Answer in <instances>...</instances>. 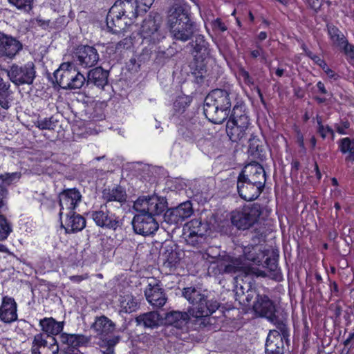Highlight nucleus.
Instances as JSON below:
<instances>
[{"instance_id":"8fccbe9b","label":"nucleus","mask_w":354,"mask_h":354,"mask_svg":"<svg viewBox=\"0 0 354 354\" xmlns=\"http://www.w3.org/2000/svg\"><path fill=\"white\" fill-rule=\"evenodd\" d=\"M349 127H350V124L347 121H344L339 124H336L335 125L337 132L340 135L349 134V133H348Z\"/></svg>"},{"instance_id":"39448f33","label":"nucleus","mask_w":354,"mask_h":354,"mask_svg":"<svg viewBox=\"0 0 354 354\" xmlns=\"http://www.w3.org/2000/svg\"><path fill=\"white\" fill-rule=\"evenodd\" d=\"M168 26L172 37L176 40L186 41L194 34L193 24L183 7L174 6L168 17Z\"/></svg>"},{"instance_id":"2eb2a0df","label":"nucleus","mask_w":354,"mask_h":354,"mask_svg":"<svg viewBox=\"0 0 354 354\" xmlns=\"http://www.w3.org/2000/svg\"><path fill=\"white\" fill-rule=\"evenodd\" d=\"M80 192L76 189L64 190L59 194V216H64L65 212H73L81 201Z\"/></svg>"},{"instance_id":"cd10ccee","label":"nucleus","mask_w":354,"mask_h":354,"mask_svg":"<svg viewBox=\"0 0 354 354\" xmlns=\"http://www.w3.org/2000/svg\"><path fill=\"white\" fill-rule=\"evenodd\" d=\"M138 325L145 328H154L162 322L161 316L157 312L152 311L140 315L136 318Z\"/></svg>"},{"instance_id":"473e14b6","label":"nucleus","mask_w":354,"mask_h":354,"mask_svg":"<svg viewBox=\"0 0 354 354\" xmlns=\"http://www.w3.org/2000/svg\"><path fill=\"white\" fill-rule=\"evenodd\" d=\"M120 303L122 310L126 313L134 312L138 308L137 299L129 294L121 296Z\"/></svg>"},{"instance_id":"a211bd4d","label":"nucleus","mask_w":354,"mask_h":354,"mask_svg":"<svg viewBox=\"0 0 354 354\" xmlns=\"http://www.w3.org/2000/svg\"><path fill=\"white\" fill-rule=\"evenodd\" d=\"M61 225L65 229L66 233H75L82 231L86 226L85 218L73 212H65L62 216Z\"/></svg>"},{"instance_id":"a18cd8bd","label":"nucleus","mask_w":354,"mask_h":354,"mask_svg":"<svg viewBox=\"0 0 354 354\" xmlns=\"http://www.w3.org/2000/svg\"><path fill=\"white\" fill-rule=\"evenodd\" d=\"M185 241L188 245L196 246L203 239L204 236H198L195 234H190V232L185 234L184 232Z\"/></svg>"},{"instance_id":"c03bdc74","label":"nucleus","mask_w":354,"mask_h":354,"mask_svg":"<svg viewBox=\"0 0 354 354\" xmlns=\"http://www.w3.org/2000/svg\"><path fill=\"white\" fill-rule=\"evenodd\" d=\"M339 147L342 153L348 154L354 149V140H351L349 138H342L339 141Z\"/></svg>"},{"instance_id":"72a5a7b5","label":"nucleus","mask_w":354,"mask_h":354,"mask_svg":"<svg viewBox=\"0 0 354 354\" xmlns=\"http://www.w3.org/2000/svg\"><path fill=\"white\" fill-rule=\"evenodd\" d=\"M278 340H280L281 343H282V337L280 335V333L277 330H270L266 339V352H270L272 353L279 352L277 350L279 348V346H277L278 343L274 344L276 348H274L272 346V344Z\"/></svg>"},{"instance_id":"0e129e2a","label":"nucleus","mask_w":354,"mask_h":354,"mask_svg":"<svg viewBox=\"0 0 354 354\" xmlns=\"http://www.w3.org/2000/svg\"><path fill=\"white\" fill-rule=\"evenodd\" d=\"M317 87L320 93H322V94L327 93V91L324 86V84L322 82L319 81L317 83Z\"/></svg>"},{"instance_id":"c85d7f7f","label":"nucleus","mask_w":354,"mask_h":354,"mask_svg":"<svg viewBox=\"0 0 354 354\" xmlns=\"http://www.w3.org/2000/svg\"><path fill=\"white\" fill-rule=\"evenodd\" d=\"M327 31L332 44L336 48L342 50L348 44L343 32L336 26L327 25Z\"/></svg>"},{"instance_id":"bf43d9fd","label":"nucleus","mask_w":354,"mask_h":354,"mask_svg":"<svg viewBox=\"0 0 354 354\" xmlns=\"http://www.w3.org/2000/svg\"><path fill=\"white\" fill-rule=\"evenodd\" d=\"M345 346H348L349 349L354 348V332L351 333L348 337L344 342Z\"/></svg>"},{"instance_id":"58836bf2","label":"nucleus","mask_w":354,"mask_h":354,"mask_svg":"<svg viewBox=\"0 0 354 354\" xmlns=\"http://www.w3.org/2000/svg\"><path fill=\"white\" fill-rule=\"evenodd\" d=\"M57 121L53 117L39 119L35 122V126L41 130H53L57 125Z\"/></svg>"},{"instance_id":"680f3d73","label":"nucleus","mask_w":354,"mask_h":354,"mask_svg":"<svg viewBox=\"0 0 354 354\" xmlns=\"http://www.w3.org/2000/svg\"><path fill=\"white\" fill-rule=\"evenodd\" d=\"M324 71L326 73V75L328 76V77L333 78L334 80H336L337 78V75L333 70L329 68L328 67H326V68H325V67H324Z\"/></svg>"},{"instance_id":"4468645a","label":"nucleus","mask_w":354,"mask_h":354,"mask_svg":"<svg viewBox=\"0 0 354 354\" xmlns=\"http://www.w3.org/2000/svg\"><path fill=\"white\" fill-rule=\"evenodd\" d=\"M99 60L97 50L89 46H82L77 48L73 57L74 62L82 68H89L95 66Z\"/></svg>"},{"instance_id":"dca6fc26","label":"nucleus","mask_w":354,"mask_h":354,"mask_svg":"<svg viewBox=\"0 0 354 354\" xmlns=\"http://www.w3.org/2000/svg\"><path fill=\"white\" fill-rule=\"evenodd\" d=\"M50 339L51 342H48L42 334H37L32 342V354H57L59 346L57 341L53 337Z\"/></svg>"},{"instance_id":"79ce46f5","label":"nucleus","mask_w":354,"mask_h":354,"mask_svg":"<svg viewBox=\"0 0 354 354\" xmlns=\"http://www.w3.org/2000/svg\"><path fill=\"white\" fill-rule=\"evenodd\" d=\"M21 176L20 172L4 173L0 174V180L6 185H10L17 182Z\"/></svg>"},{"instance_id":"7c9ffc66","label":"nucleus","mask_w":354,"mask_h":354,"mask_svg":"<svg viewBox=\"0 0 354 354\" xmlns=\"http://www.w3.org/2000/svg\"><path fill=\"white\" fill-rule=\"evenodd\" d=\"M93 328L97 334L105 336L113 333L115 330L113 322L105 316H101L95 319Z\"/></svg>"},{"instance_id":"bb28decb","label":"nucleus","mask_w":354,"mask_h":354,"mask_svg":"<svg viewBox=\"0 0 354 354\" xmlns=\"http://www.w3.org/2000/svg\"><path fill=\"white\" fill-rule=\"evenodd\" d=\"M189 316L187 313L171 311L165 315V324L174 326L177 328H182L186 325Z\"/></svg>"},{"instance_id":"7ed1b4c3","label":"nucleus","mask_w":354,"mask_h":354,"mask_svg":"<svg viewBox=\"0 0 354 354\" xmlns=\"http://www.w3.org/2000/svg\"><path fill=\"white\" fill-rule=\"evenodd\" d=\"M183 294L194 306L189 310L190 317L194 319V322L200 327L205 326L208 323V317L218 308L219 303L216 300L207 299V297L199 289L193 287L184 288Z\"/></svg>"},{"instance_id":"69168bd1","label":"nucleus","mask_w":354,"mask_h":354,"mask_svg":"<svg viewBox=\"0 0 354 354\" xmlns=\"http://www.w3.org/2000/svg\"><path fill=\"white\" fill-rule=\"evenodd\" d=\"M311 59L315 61L319 66H322V64L326 66L325 62L317 55H313V57H311Z\"/></svg>"},{"instance_id":"37998d69","label":"nucleus","mask_w":354,"mask_h":354,"mask_svg":"<svg viewBox=\"0 0 354 354\" xmlns=\"http://www.w3.org/2000/svg\"><path fill=\"white\" fill-rule=\"evenodd\" d=\"M10 3L17 9L29 12L32 8L33 0H8Z\"/></svg>"},{"instance_id":"9b49d317","label":"nucleus","mask_w":354,"mask_h":354,"mask_svg":"<svg viewBox=\"0 0 354 354\" xmlns=\"http://www.w3.org/2000/svg\"><path fill=\"white\" fill-rule=\"evenodd\" d=\"M132 225L135 232L142 236L153 234L159 227L154 217L145 212L134 216Z\"/></svg>"},{"instance_id":"f8f14e48","label":"nucleus","mask_w":354,"mask_h":354,"mask_svg":"<svg viewBox=\"0 0 354 354\" xmlns=\"http://www.w3.org/2000/svg\"><path fill=\"white\" fill-rule=\"evenodd\" d=\"M88 214L98 227L115 230L119 226V218L109 211L106 204L102 205L98 209Z\"/></svg>"},{"instance_id":"e2e57ef3","label":"nucleus","mask_w":354,"mask_h":354,"mask_svg":"<svg viewBox=\"0 0 354 354\" xmlns=\"http://www.w3.org/2000/svg\"><path fill=\"white\" fill-rule=\"evenodd\" d=\"M297 141L301 147H304V136L299 130H298V133H297Z\"/></svg>"},{"instance_id":"1a4fd4ad","label":"nucleus","mask_w":354,"mask_h":354,"mask_svg":"<svg viewBox=\"0 0 354 354\" xmlns=\"http://www.w3.org/2000/svg\"><path fill=\"white\" fill-rule=\"evenodd\" d=\"M166 205L165 198L153 195L139 197L134 202L133 208L138 212H145L153 216L163 212Z\"/></svg>"},{"instance_id":"20e7f679","label":"nucleus","mask_w":354,"mask_h":354,"mask_svg":"<svg viewBox=\"0 0 354 354\" xmlns=\"http://www.w3.org/2000/svg\"><path fill=\"white\" fill-rule=\"evenodd\" d=\"M232 94L226 90L214 89L205 97L204 113L214 124H221L229 116Z\"/></svg>"},{"instance_id":"e433bc0d","label":"nucleus","mask_w":354,"mask_h":354,"mask_svg":"<svg viewBox=\"0 0 354 354\" xmlns=\"http://www.w3.org/2000/svg\"><path fill=\"white\" fill-rule=\"evenodd\" d=\"M9 87L10 86L3 82L0 86V106L6 110L9 109L10 102L11 92Z\"/></svg>"},{"instance_id":"4be33fe9","label":"nucleus","mask_w":354,"mask_h":354,"mask_svg":"<svg viewBox=\"0 0 354 354\" xmlns=\"http://www.w3.org/2000/svg\"><path fill=\"white\" fill-rule=\"evenodd\" d=\"M140 34L144 40L151 43L158 42L164 37L159 30V26L152 19H146L143 21Z\"/></svg>"},{"instance_id":"49530a36","label":"nucleus","mask_w":354,"mask_h":354,"mask_svg":"<svg viewBox=\"0 0 354 354\" xmlns=\"http://www.w3.org/2000/svg\"><path fill=\"white\" fill-rule=\"evenodd\" d=\"M236 294L240 296V300L241 301H243V302H245L246 301L248 304L250 303L252 299L257 295V294H256L255 292V290H252L250 288H248L246 291V292H245L243 290H242V292L240 293L238 291L236 292Z\"/></svg>"},{"instance_id":"c9c22d12","label":"nucleus","mask_w":354,"mask_h":354,"mask_svg":"<svg viewBox=\"0 0 354 354\" xmlns=\"http://www.w3.org/2000/svg\"><path fill=\"white\" fill-rule=\"evenodd\" d=\"M205 226L203 225L201 221L198 219H193L186 224L184 229L185 234L190 232V234L205 236Z\"/></svg>"},{"instance_id":"2f4dec72","label":"nucleus","mask_w":354,"mask_h":354,"mask_svg":"<svg viewBox=\"0 0 354 354\" xmlns=\"http://www.w3.org/2000/svg\"><path fill=\"white\" fill-rule=\"evenodd\" d=\"M148 302L155 306L161 307L166 303L167 299L163 292L158 288H152L145 292Z\"/></svg>"},{"instance_id":"f704fd0d","label":"nucleus","mask_w":354,"mask_h":354,"mask_svg":"<svg viewBox=\"0 0 354 354\" xmlns=\"http://www.w3.org/2000/svg\"><path fill=\"white\" fill-rule=\"evenodd\" d=\"M69 80V85L66 86V89H77L83 86L86 82V78L75 66H74L73 72Z\"/></svg>"},{"instance_id":"f257e3e1","label":"nucleus","mask_w":354,"mask_h":354,"mask_svg":"<svg viewBox=\"0 0 354 354\" xmlns=\"http://www.w3.org/2000/svg\"><path fill=\"white\" fill-rule=\"evenodd\" d=\"M213 249L206 253L205 259L211 264V268L215 270L214 274L223 273H236L248 276L256 274L264 276L263 272L254 268V265H259L266 254L261 245H248L243 248V255L239 258H232L228 254L212 256L210 254Z\"/></svg>"},{"instance_id":"6e6552de","label":"nucleus","mask_w":354,"mask_h":354,"mask_svg":"<svg viewBox=\"0 0 354 354\" xmlns=\"http://www.w3.org/2000/svg\"><path fill=\"white\" fill-rule=\"evenodd\" d=\"M253 309L261 317L267 318L270 322L277 325L283 334L286 335V325L282 322H278L275 315V306L272 301L265 295H257V299L254 302Z\"/></svg>"},{"instance_id":"4d7b16f0","label":"nucleus","mask_w":354,"mask_h":354,"mask_svg":"<svg viewBox=\"0 0 354 354\" xmlns=\"http://www.w3.org/2000/svg\"><path fill=\"white\" fill-rule=\"evenodd\" d=\"M322 1L323 0H308V3L312 9L317 11L321 8Z\"/></svg>"},{"instance_id":"412c9836","label":"nucleus","mask_w":354,"mask_h":354,"mask_svg":"<svg viewBox=\"0 0 354 354\" xmlns=\"http://www.w3.org/2000/svg\"><path fill=\"white\" fill-rule=\"evenodd\" d=\"M17 319V305L12 297L4 296L0 306V320L10 324Z\"/></svg>"},{"instance_id":"423d86ee","label":"nucleus","mask_w":354,"mask_h":354,"mask_svg":"<svg viewBox=\"0 0 354 354\" xmlns=\"http://www.w3.org/2000/svg\"><path fill=\"white\" fill-rule=\"evenodd\" d=\"M250 120L242 104L234 105L227 122L226 132L232 142L245 139L248 134Z\"/></svg>"},{"instance_id":"6ab92c4d","label":"nucleus","mask_w":354,"mask_h":354,"mask_svg":"<svg viewBox=\"0 0 354 354\" xmlns=\"http://www.w3.org/2000/svg\"><path fill=\"white\" fill-rule=\"evenodd\" d=\"M243 179L257 183L259 186L264 187L266 183V173L263 167L258 162L247 165L239 175Z\"/></svg>"},{"instance_id":"13d9d810","label":"nucleus","mask_w":354,"mask_h":354,"mask_svg":"<svg viewBox=\"0 0 354 354\" xmlns=\"http://www.w3.org/2000/svg\"><path fill=\"white\" fill-rule=\"evenodd\" d=\"M265 264L267 267L270 268L271 271H277V265L274 260H270L269 258H267L265 261Z\"/></svg>"},{"instance_id":"a878e982","label":"nucleus","mask_w":354,"mask_h":354,"mask_svg":"<svg viewBox=\"0 0 354 354\" xmlns=\"http://www.w3.org/2000/svg\"><path fill=\"white\" fill-rule=\"evenodd\" d=\"M109 73L101 67H97L91 70L87 76V84H93L95 86L103 88L108 83Z\"/></svg>"},{"instance_id":"6e6d98bb","label":"nucleus","mask_w":354,"mask_h":354,"mask_svg":"<svg viewBox=\"0 0 354 354\" xmlns=\"http://www.w3.org/2000/svg\"><path fill=\"white\" fill-rule=\"evenodd\" d=\"M88 278V274H84L82 275H73L69 277V279L76 283H79L83 280L87 279Z\"/></svg>"},{"instance_id":"09e8293b","label":"nucleus","mask_w":354,"mask_h":354,"mask_svg":"<svg viewBox=\"0 0 354 354\" xmlns=\"http://www.w3.org/2000/svg\"><path fill=\"white\" fill-rule=\"evenodd\" d=\"M342 50H344L348 61L351 64H354V46L348 43Z\"/></svg>"},{"instance_id":"f03ea898","label":"nucleus","mask_w":354,"mask_h":354,"mask_svg":"<svg viewBox=\"0 0 354 354\" xmlns=\"http://www.w3.org/2000/svg\"><path fill=\"white\" fill-rule=\"evenodd\" d=\"M155 0H118L110 8L106 17V26L109 30L120 33L125 27L130 25L137 17L136 1L144 10L149 9Z\"/></svg>"},{"instance_id":"338daca9","label":"nucleus","mask_w":354,"mask_h":354,"mask_svg":"<svg viewBox=\"0 0 354 354\" xmlns=\"http://www.w3.org/2000/svg\"><path fill=\"white\" fill-rule=\"evenodd\" d=\"M119 340H120V337L119 336L111 338V339L108 340V344H109V346H113L117 343H118Z\"/></svg>"},{"instance_id":"864d4df0","label":"nucleus","mask_w":354,"mask_h":354,"mask_svg":"<svg viewBox=\"0 0 354 354\" xmlns=\"http://www.w3.org/2000/svg\"><path fill=\"white\" fill-rule=\"evenodd\" d=\"M212 27L221 32H225L227 30L226 26L219 19H216L212 22Z\"/></svg>"},{"instance_id":"774afa93","label":"nucleus","mask_w":354,"mask_h":354,"mask_svg":"<svg viewBox=\"0 0 354 354\" xmlns=\"http://www.w3.org/2000/svg\"><path fill=\"white\" fill-rule=\"evenodd\" d=\"M346 160L348 161H354V149H353V151L347 154Z\"/></svg>"},{"instance_id":"5fc2aeb1","label":"nucleus","mask_w":354,"mask_h":354,"mask_svg":"<svg viewBox=\"0 0 354 354\" xmlns=\"http://www.w3.org/2000/svg\"><path fill=\"white\" fill-rule=\"evenodd\" d=\"M7 194V189L0 186V209L6 204Z\"/></svg>"},{"instance_id":"b1692460","label":"nucleus","mask_w":354,"mask_h":354,"mask_svg":"<svg viewBox=\"0 0 354 354\" xmlns=\"http://www.w3.org/2000/svg\"><path fill=\"white\" fill-rule=\"evenodd\" d=\"M75 66L74 63L64 62L62 63L58 69L54 73V77L56 83L63 89H66V86L69 85V80L71 75Z\"/></svg>"},{"instance_id":"9d476101","label":"nucleus","mask_w":354,"mask_h":354,"mask_svg":"<svg viewBox=\"0 0 354 354\" xmlns=\"http://www.w3.org/2000/svg\"><path fill=\"white\" fill-rule=\"evenodd\" d=\"M10 80L15 85L31 84L35 77V68L32 62L24 65L13 64L8 71Z\"/></svg>"},{"instance_id":"ea45409f","label":"nucleus","mask_w":354,"mask_h":354,"mask_svg":"<svg viewBox=\"0 0 354 354\" xmlns=\"http://www.w3.org/2000/svg\"><path fill=\"white\" fill-rule=\"evenodd\" d=\"M12 232V228L6 218L0 215V241L6 240Z\"/></svg>"},{"instance_id":"de8ad7c7","label":"nucleus","mask_w":354,"mask_h":354,"mask_svg":"<svg viewBox=\"0 0 354 354\" xmlns=\"http://www.w3.org/2000/svg\"><path fill=\"white\" fill-rule=\"evenodd\" d=\"M194 43V44H192V46L196 52H201L203 49L206 48V42L204 39V37L202 35L196 36Z\"/></svg>"},{"instance_id":"f3484780","label":"nucleus","mask_w":354,"mask_h":354,"mask_svg":"<svg viewBox=\"0 0 354 354\" xmlns=\"http://www.w3.org/2000/svg\"><path fill=\"white\" fill-rule=\"evenodd\" d=\"M263 187L250 181V180L243 179L240 176L238 178L237 190L239 196L245 201H250L257 198Z\"/></svg>"},{"instance_id":"052dcab7","label":"nucleus","mask_w":354,"mask_h":354,"mask_svg":"<svg viewBox=\"0 0 354 354\" xmlns=\"http://www.w3.org/2000/svg\"><path fill=\"white\" fill-rule=\"evenodd\" d=\"M64 354H83L78 348H64Z\"/></svg>"},{"instance_id":"ddd939ff","label":"nucleus","mask_w":354,"mask_h":354,"mask_svg":"<svg viewBox=\"0 0 354 354\" xmlns=\"http://www.w3.org/2000/svg\"><path fill=\"white\" fill-rule=\"evenodd\" d=\"M193 214L192 205L190 201L180 204L178 207L168 209L165 214V221L169 224H181Z\"/></svg>"},{"instance_id":"0eeeda50","label":"nucleus","mask_w":354,"mask_h":354,"mask_svg":"<svg viewBox=\"0 0 354 354\" xmlns=\"http://www.w3.org/2000/svg\"><path fill=\"white\" fill-rule=\"evenodd\" d=\"M260 215L259 205H245L243 208L236 209L231 213V221L239 230H245L257 223Z\"/></svg>"},{"instance_id":"603ef678","label":"nucleus","mask_w":354,"mask_h":354,"mask_svg":"<svg viewBox=\"0 0 354 354\" xmlns=\"http://www.w3.org/2000/svg\"><path fill=\"white\" fill-rule=\"evenodd\" d=\"M250 55L253 58L261 57L264 62H266L264 50L259 46H257V49L252 50Z\"/></svg>"},{"instance_id":"c756f323","label":"nucleus","mask_w":354,"mask_h":354,"mask_svg":"<svg viewBox=\"0 0 354 354\" xmlns=\"http://www.w3.org/2000/svg\"><path fill=\"white\" fill-rule=\"evenodd\" d=\"M39 325L48 336L58 335L64 328V322H57L52 317L41 319Z\"/></svg>"},{"instance_id":"a19ab883","label":"nucleus","mask_w":354,"mask_h":354,"mask_svg":"<svg viewBox=\"0 0 354 354\" xmlns=\"http://www.w3.org/2000/svg\"><path fill=\"white\" fill-rule=\"evenodd\" d=\"M317 131L320 134L322 138H326L328 135L331 136L332 140L334 139L335 133L333 129H331L328 125H324L322 124V120L318 116L317 117Z\"/></svg>"},{"instance_id":"3c124183","label":"nucleus","mask_w":354,"mask_h":354,"mask_svg":"<svg viewBox=\"0 0 354 354\" xmlns=\"http://www.w3.org/2000/svg\"><path fill=\"white\" fill-rule=\"evenodd\" d=\"M239 77L245 84L248 86L253 84L252 79L248 71L245 70H241L239 72Z\"/></svg>"},{"instance_id":"5701e85b","label":"nucleus","mask_w":354,"mask_h":354,"mask_svg":"<svg viewBox=\"0 0 354 354\" xmlns=\"http://www.w3.org/2000/svg\"><path fill=\"white\" fill-rule=\"evenodd\" d=\"M62 344L66 345V348H78L87 345L91 338L82 334H70L62 333L59 336Z\"/></svg>"},{"instance_id":"aec40b11","label":"nucleus","mask_w":354,"mask_h":354,"mask_svg":"<svg viewBox=\"0 0 354 354\" xmlns=\"http://www.w3.org/2000/svg\"><path fill=\"white\" fill-rule=\"evenodd\" d=\"M23 48L21 43L15 38L0 32V56L13 58Z\"/></svg>"},{"instance_id":"4c0bfd02","label":"nucleus","mask_w":354,"mask_h":354,"mask_svg":"<svg viewBox=\"0 0 354 354\" xmlns=\"http://www.w3.org/2000/svg\"><path fill=\"white\" fill-rule=\"evenodd\" d=\"M162 257L165 263H167L169 267L175 266L180 259L179 253L171 248L166 249L165 252L162 254Z\"/></svg>"},{"instance_id":"393cba45","label":"nucleus","mask_w":354,"mask_h":354,"mask_svg":"<svg viewBox=\"0 0 354 354\" xmlns=\"http://www.w3.org/2000/svg\"><path fill=\"white\" fill-rule=\"evenodd\" d=\"M127 196L124 189L121 186L114 187L111 189H104L102 192V198L106 202L105 204L108 206L111 202H116L122 205L126 202Z\"/></svg>"}]
</instances>
